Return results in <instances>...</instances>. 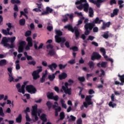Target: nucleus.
Instances as JSON below:
<instances>
[{
    "label": "nucleus",
    "mask_w": 124,
    "mask_h": 124,
    "mask_svg": "<svg viewBox=\"0 0 124 124\" xmlns=\"http://www.w3.org/2000/svg\"><path fill=\"white\" fill-rule=\"evenodd\" d=\"M101 22H103V20L99 19V17H97L91 23H87L84 25V34L85 35H89L91 33V31L93 30L94 27H95V24L100 25Z\"/></svg>",
    "instance_id": "nucleus-1"
},
{
    "label": "nucleus",
    "mask_w": 124,
    "mask_h": 124,
    "mask_svg": "<svg viewBox=\"0 0 124 124\" xmlns=\"http://www.w3.org/2000/svg\"><path fill=\"white\" fill-rule=\"evenodd\" d=\"M55 33L56 34L55 36V39L57 43H61V42L64 43V42L66 41V40L65 38L61 37V36L62 35V31L61 30L55 29Z\"/></svg>",
    "instance_id": "nucleus-2"
},
{
    "label": "nucleus",
    "mask_w": 124,
    "mask_h": 124,
    "mask_svg": "<svg viewBox=\"0 0 124 124\" xmlns=\"http://www.w3.org/2000/svg\"><path fill=\"white\" fill-rule=\"evenodd\" d=\"M37 68H39V69L33 71L32 74V76L33 77V80H37L38 78H40V76H39V73H40V72H42V66H37Z\"/></svg>",
    "instance_id": "nucleus-3"
},
{
    "label": "nucleus",
    "mask_w": 124,
    "mask_h": 124,
    "mask_svg": "<svg viewBox=\"0 0 124 124\" xmlns=\"http://www.w3.org/2000/svg\"><path fill=\"white\" fill-rule=\"evenodd\" d=\"M93 96V95H87L85 98V101L83 102V106L85 107V108H88V105H92L93 104V102H92V98Z\"/></svg>",
    "instance_id": "nucleus-4"
},
{
    "label": "nucleus",
    "mask_w": 124,
    "mask_h": 124,
    "mask_svg": "<svg viewBox=\"0 0 124 124\" xmlns=\"http://www.w3.org/2000/svg\"><path fill=\"white\" fill-rule=\"evenodd\" d=\"M26 90L27 92H28V93H31V94H32V93H36V88H35V87H34V86L32 85H27L26 87Z\"/></svg>",
    "instance_id": "nucleus-5"
},
{
    "label": "nucleus",
    "mask_w": 124,
    "mask_h": 124,
    "mask_svg": "<svg viewBox=\"0 0 124 124\" xmlns=\"http://www.w3.org/2000/svg\"><path fill=\"white\" fill-rule=\"evenodd\" d=\"M26 41H27L28 44L25 46V49L27 50V51H30V50H31V47H32L33 46L32 39L31 37H28L26 38Z\"/></svg>",
    "instance_id": "nucleus-6"
},
{
    "label": "nucleus",
    "mask_w": 124,
    "mask_h": 124,
    "mask_svg": "<svg viewBox=\"0 0 124 124\" xmlns=\"http://www.w3.org/2000/svg\"><path fill=\"white\" fill-rule=\"evenodd\" d=\"M101 59V55L99 54L98 52H93L91 55V60L92 61H99Z\"/></svg>",
    "instance_id": "nucleus-7"
},
{
    "label": "nucleus",
    "mask_w": 124,
    "mask_h": 124,
    "mask_svg": "<svg viewBox=\"0 0 124 124\" xmlns=\"http://www.w3.org/2000/svg\"><path fill=\"white\" fill-rule=\"evenodd\" d=\"M91 3H93L98 8H100L101 3L104 1V0H88Z\"/></svg>",
    "instance_id": "nucleus-8"
},
{
    "label": "nucleus",
    "mask_w": 124,
    "mask_h": 124,
    "mask_svg": "<svg viewBox=\"0 0 124 124\" xmlns=\"http://www.w3.org/2000/svg\"><path fill=\"white\" fill-rule=\"evenodd\" d=\"M9 42V38H7L6 37H3L1 41V44L3 45L4 47H8V42Z\"/></svg>",
    "instance_id": "nucleus-9"
},
{
    "label": "nucleus",
    "mask_w": 124,
    "mask_h": 124,
    "mask_svg": "<svg viewBox=\"0 0 124 124\" xmlns=\"http://www.w3.org/2000/svg\"><path fill=\"white\" fill-rule=\"evenodd\" d=\"M29 83V81H25L23 82V84L22 85L20 89L18 90V93H22V94H25V88H26V85Z\"/></svg>",
    "instance_id": "nucleus-10"
},
{
    "label": "nucleus",
    "mask_w": 124,
    "mask_h": 124,
    "mask_svg": "<svg viewBox=\"0 0 124 124\" xmlns=\"http://www.w3.org/2000/svg\"><path fill=\"white\" fill-rule=\"evenodd\" d=\"M64 29H65L66 30H68V31H71L72 32H74V31H75V29H77V27L76 26H75L73 28L72 25H71V24H67V25L64 26Z\"/></svg>",
    "instance_id": "nucleus-11"
},
{
    "label": "nucleus",
    "mask_w": 124,
    "mask_h": 124,
    "mask_svg": "<svg viewBox=\"0 0 124 124\" xmlns=\"http://www.w3.org/2000/svg\"><path fill=\"white\" fill-rule=\"evenodd\" d=\"M64 92L66 94L70 95L71 94V88H69V89H65V87L64 86H62V89H61V92L62 93V92Z\"/></svg>",
    "instance_id": "nucleus-12"
},
{
    "label": "nucleus",
    "mask_w": 124,
    "mask_h": 124,
    "mask_svg": "<svg viewBox=\"0 0 124 124\" xmlns=\"http://www.w3.org/2000/svg\"><path fill=\"white\" fill-rule=\"evenodd\" d=\"M48 67L51 70V71H54V69H56V68L58 67V65L56 63H52L51 64L48 65Z\"/></svg>",
    "instance_id": "nucleus-13"
},
{
    "label": "nucleus",
    "mask_w": 124,
    "mask_h": 124,
    "mask_svg": "<svg viewBox=\"0 0 124 124\" xmlns=\"http://www.w3.org/2000/svg\"><path fill=\"white\" fill-rule=\"evenodd\" d=\"M53 12V9H51L49 7L46 8V11L42 13V15H45L48 14V13H52Z\"/></svg>",
    "instance_id": "nucleus-14"
},
{
    "label": "nucleus",
    "mask_w": 124,
    "mask_h": 124,
    "mask_svg": "<svg viewBox=\"0 0 124 124\" xmlns=\"http://www.w3.org/2000/svg\"><path fill=\"white\" fill-rule=\"evenodd\" d=\"M110 25H111V22H110L107 23L103 22V26L101 27L102 30H105L106 28H109L110 27Z\"/></svg>",
    "instance_id": "nucleus-15"
},
{
    "label": "nucleus",
    "mask_w": 124,
    "mask_h": 124,
    "mask_svg": "<svg viewBox=\"0 0 124 124\" xmlns=\"http://www.w3.org/2000/svg\"><path fill=\"white\" fill-rule=\"evenodd\" d=\"M100 51L101 53H102L103 56L105 59H107L108 58V56L106 55V50H105V48L103 47H101L100 48Z\"/></svg>",
    "instance_id": "nucleus-16"
},
{
    "label": "nucleus",
    "mask_w": 124,
    "mask_h": 124,
    "mask_svg": "<svg viewBox=\"0 0 124 124\" xmlns=\"http://www.w3.org/2000/svg\"><path fill=\"white\" fill-rule=\"evenodd\" d=\"M67 77V74L65 73H62L61 75L59 76L60 80H63Z\"/></svg>",
    "instance_id": "nucleus-17"
},
{
    "label": "nucleus",
    "mask_w": 124,
    "mask_h": 124,
    "mask_svg": "<svg viewBox=\"0 0 124 124\" xmlns=\"http://www.w3.org/2000/svg\"><path fill=\"white\" fill-rule=\"evenodd\" d=\"M82 5H83V8H84V11H85V12H88V11H89V3H85L82 4Z\"/></svg>",
    "instance_id": "nucleus-18"
},
{
    "label": "nucleus",
    "mask_w": 124,
    "mask_h": 124,
    "mask_svg": "<svg viewBox=\"0 0 124 124\" xmlns=\"http://www.w3.org/2000/svg\"><path fill=\"white\" fill-rule=\"evenodd\" d=\"M118 12H119V9H114L113 13L110 14V16L111 18H113V17H115V16H117V15H118Z\"/></svg>",
    "instance_id": "nucleus-19"
},
{
    "label": "nucleus",
    "mask_w": 124,
    "mask_h": 124,
    "mask_svg": "<svg viewBox=\"0 0 124 124\" xmlns=\"http://www.w3.org/2000/svg\"><path fill=\"white\" fill-rule=\"evenodd\" d=\"M75 35L76 36V39H78L79 36H80V32H79V30L77 29V28L75 29Z\"/></svg>",
    "instance_id": "nucleus-20"
},
{
    "label": "nucleus",
    "mask_w": 124,
    "mask_h": 124,
    "mask_svg": "<svg viewBox=\"0 0 124 124\" xmlns=\"http://www.w3.org/2000/svg\"><path fill=\"white\" fill-rule=\"evenodd\" d=\"M43 45H44V44H43V43H41L40 44L39 46L38 47L37 44H35L34 45V47L35 49V50H39V49H42V48H43Z\"/></svg>",
    "instance_id": "nucleus-21"
},
{
    "label": "nucleus",
    "mask_w": 124,
    "mask_h": 124,
    "mask_svg": "<svg viewBox=\"0 0 124 124\" xmlns=\"http://www.w3.org/2000/svg\"><path fill=\"white\" fill-rule=\"evenodd\" d=\"M60 102L61 103L62 108H64V109H66V108H67V106L65 104V101L64 100L61 99Z\"/></svg>",
    "instance_id": "nucleus-22"
},
{
    "label": "nucleus",
    "mask_w": 124,
    "mask_h": 124,
    "mask_svg": "<svg viewBox=\"0 0 124 124\" xmlns=\"http://www.w3.org/2000/svg\"><path fill=\"white\" fill-rule=\"evenodd\" d=\"M15 63L16 64V70H19V69H21V66H20V61L16 60L15 62Z\"/></svg>",
    "instance_id": "nucleus-23"
},
{
    "label": "nucleus",
    "mask_w": 124,
    "mask_h": 124,
    "mask_svg": "<svg viewBox=\"0 0 124 124\" xmlns=\"http://www.w3.org/2000/svg\"><path fill=\"white\" fill-rule=\"evenodd\" d=\"M46 96L48 99H53V97H54V93L48 92L46 94Z\"/></svg>",
    "instance_id": "nucleus-24"
},
{
    "label": "nucleus",
    "mask_w": 124,
    "mask_h": 124,
    "mask_svg": "<svg viewBox=\"0 0 124 124\" xmlns=\"http://www.w3.org/2000/svg\"><path fill=\"white\" fill-rule=\"evenodd\" d=\"M37 113V105L32 107L31 114Z\"/></svg>",
    "instance_id": "nucleus-25"
},
{
    "label": "nucleus",
    "mask_w": 124,
    "mask_h": 124,
    "mask_svg": "<svg viewBox=\"0 0 124 124\" xmlns=\"http://www.w3.org/2000/svg\"><path fill=\"white\" fill-rule=\"evenodd\" d=\"M6 64H7L6 60L2 59L0 60V66H4Z\"/></svg>",
    "instance_id": "nucleus-26"
},
{
    "label": "nucleus",
    "mask_w": 124,
    "mask_h": 124,
    "mask_svg": "<svg viewBox=\"0 0 124 124\" xmlns=\"http://www.w3.org/2000/svg\"><path fill=\"white\" fill-rule=\"evenodd\" d=\"M55 78H56L55 74H52V75H49L48 76V78L49 80V81H51V82L54 81V80H55Z\"/></svg>",
    "instance_id": "nucleus-27"
},
{
    "label": "nucleus",
    "mask_w": 124,
    "mask_h": 124,
    "mask_svg": "<svg viewBox=\"0 0 124 124\" xmlns=\"http://www.w3.org/2000/svg\"><path fill=\"white\" fill-rule=\"evenodd\" d=\"M9 31H10L9 29H6V30H2V33H3L4 35H8V34H9Z\"/></svg>",
    "instance_id": "nucleus-28"
},
{
    "label": "nucleus",
    "mask_w": 124,
    "mask_h": 124,
    "mask_svg": "<svg viewBox=\"0 0 124 124\" xmlns=\"http://www.w3.org/2000/svg\"><path fill=\"white\" fill-rule=\"evenodd\" d=\"M89 17L93 18V9L92 7H90L89 9Z\"/></svg>",
    "instance_id": "nucleus-29"
},
{
    "label": "nucleus",
    "mask_w": 124,
    "mask_h": 124,
    "mask_svg": "<svg viewBox=\"0 0 124 124\" xmlns=\"http://www.w3.org/2000/svg\"><path fill=\"white\" fill-rule=\"evenodd\" d=\"M16 123L20 124V123L22 122V114H19L18 117L16 118Z\"/></svg>",
    "instance_id": "nucleus-30"
},
{
    "label": "nucleus",
    "mask_w": 124,
    "mask_h": 124,
    "mask_svg": "<svg viewBox=\"0 0 124 124\" xmlns=\"http://www.w3.org/2000/svg\"><path fill=\"white\" fill-rule=\"evenodd\" d=\"M47 55H49L50 57H53V56H56V51L55 50L51 49L49 51V52L47 53Z\"/></svg>",
    "instance_id": "nucleus-31"
},
{
    "label": "nucleus",
    "mask_w": 124,
    "mask_h": 124,
    "mask_svg": "<svg viewBox=\"0 0 124 124\" xmlns=\"http://www.w3.org/2000/svg\"><path fill=\"white\" fill-rule=\"evenodd\" d=\"M90 68L93 69L94 68V63L93 61H89L88 63Z\"/></svg>",
    "instance_id": "nucleus-32"
},
{
    "label": "nucleus",
    "mask_w": 124,
    "mask_h": 124,
    "mask_svg": "<svg viewBox=\"0 0 124 124\" xmlns=\"http://www.w3.org/2000/svg\"><path fill=\"white\" fill-rule=\"evenodd\" d=\"M19 23L20 26H25V24H26V19H25V18L20 19Z\"/></svg>",
    "instance_id": "nucleus-33"
},
{
    "label": "nucleus",
    "mask_w": 124,
    "mask_h": 124,
    "mask_svg": "<svg viewBox=\"0 0 124 124\" xmlns=\"http://www.w3.org/2000/svg\"><path fill=\"white\" fill-rule=\"evenodd\" d=\"M58 66L59 67V69L60 70H62V69H64V68H65V67H66V66H67V64H65L64 65H62V64H59L58 65Z\"/></svg>",
    "instance_id": "nucleus-34"
},
{
    "label": "nucleus",
    "mask_w": 124,
    "mask_h": 124,
    "mask_svg": "<svg viewBox=\"0 0 124 124\" xmlns=\"http://www.w3.org/2000/svg\"><path fill=\"white\" fill-rule=\"evenodd\" d=\"M78 79L80 82V84H82L83 82H85L86 80V79L84 77H79L78 78Z\"/></svg>",
    "instance_id": "nucleus-35"
},
{
    "label": "nucleus",
    "mask_w": 124,
    "mask_h": 124,
    "mask_svg": "<svg viewBox=\"0 0 124 124\" xmlns=\"http://www.w3.org/2000/svg\"><path fill=\"white\" fill-rule=\"evenodd\" d=\"M46 105L48 108V110H50V109L52 108V106H53V104L51 102H50L49 101H48L46 102Z\"/></svg>",
    "instance_id": "nucleus-36"
},
{
    "label": "nucleus",
    "mask_w": 124,
    "mask_h": 124,
    "mask_svg": "<svg viewBox=\"0 0 124 124\" xmlns=\"http://www.w3.org/2000/svg\"><path fill=\"white\" fill-rule=\"evenodd\" d=\"M11 2L13 4H15L16 3V4H20L21 3V1H20V0H11Z\"/></svg>",
    "instance_id": "nucleus-37"
},
{
    "label": "nucleus",
    "mask_w": 124,
    "mask_h": 124,
    "mask_svg": "<svg viewBox=\"0 0 124 124\" xmlns=\"http://www.w3.org/2000/svg\"><path fill=\"white\" fill-rule=\"evenodd\" d=\"M108 106L109 107H111V108H115L117 106V104L113 103V102H109Z\"/></svg>",
    "instance_id": "nucleus-38"
},
{
    "label": "nucleus",
    "mask_w": 124,
    "mask_h": 124,
    "mask_svg": "<svg viewBox=\"0 0 124 124\" xmlns=\"http://www.w3.org/2000/svg\"><path fill=\"white\" fill-rule=\"evenodd\" d=\"M6 26H7L8 28L7 29H9V31H10L12 28H14V26H12V24L10 22L6 23Z\"/></svg>",
    "instance_id": "nucleus-39"
},
{
    "label": "nucleus",
    "mask_w": 124,
    "mask_h": 124,
    "mask_svg": "<svg viewBox=\"0 0 124 124\" xmlns=\"http://www.w3.org/2000/svg\"><path fill=\"white\" fill-rule=\"evenodd\" d=\"M46 78V74H44L42 78L40 79L41 83H44L45 82V78Z\"/></svg>",
    "instance_id": "nucleus-40"
},
{
    "label": "nucleus",
    "mask_w": 124,
    "mask_h": 124,
    "mask_svg": "<svg viewBox=\"0 0 124 124\" xmlns=\"http://www.w3.org/2000/svg\"><path fill=\"white\" fill-rule=\"evenodd\" d=\"M83 2H87V0H80L76 2L75 4H81V3H83Z\"/></svg>",
    "instance_id": "nucleus-41"
},
{
    "label": "nucleus",
    "mask_w": 124,
    "mask_h": 124,
    "mask_svg": "<svg viewBox=\"0 0 124 124\" xmlns=\"http://www.w3.org/2000/svg\"><path fill=\"white\" fill-rule=\"evenodd\" d=\"M28 64H29V65H33V66H34V65L36 64V62L34 61H29L28 62Z\"/></svg>",
    "instance_id": "nucleus-42"
},
{
    "label": "nucleus",
    "mask_w": 124,
    "mask_h": 124,
    "mask_svg": "<svg viewBox=\"0 0 124 124\" xmlns=\"http://www.w3.org/2000/svg\"><path fill=\"white\" fill-rule=\"evenodd\" d=\"M84 19H85V17H81V18L78 21L77 26H80V25H82V24H83V20H84Z\"/></svg>",
    "instance_id": "nucleus-43"
},
{
    "label": "nucleus",
    "mask_w": 124,
    "mask_h": 124,
    "mask_svg": "<svg viewBox=\"0 0 124 124\" xmlns=\"http://www.w3.org/2000/svg\"><path fill=\"white\" fill-rule=\"evenodd\" d=\"M9 81H10V82L14 81V78H13V74H9Z\"/></svg>",
    "instance_id": "nucleus-44"
},
{
    "label": "nucleus",
    "mask_w": 124,
    "mask_h": 124,
    "mask_svg": "<svg viewBox=\"0 0 124 124\" xmlns=\"http://www.w3.org/2000/svg\"><path fill=\"white\" fill-rule=\"evenodd\" d=\"M68 63L71 65L74 64L75 63H76V62L75 61V59H72L71 60H69L68 62Z\"/></svg>",
    "instance_id": "nucleus-45"
},
{
    "label": "nucleus",
    "mask_w": 124,
    "mask_h": 124,
    "mask_svg": "<svg viewBox=\"0 0 124 124\" xmlns=\"http://www.w3.org/2000/svg\"><path fill=\"white\" fill-rule=\"evenodd\" d=\"M102 36L103 37H104V38H105V39H108L109 37V34H108V32H105Z\"/></svg>",
    "instance_id": "nucleus-46"
},
{
    "label": "nucleus",
    "mask_w": 124,
    "mask_h": 124,
    "mask_svg": "<svg viewBox=\"0 0 124 124\" xmlns=\"http://www.w3.org/2000/svg\"><path fill=\"white\" fill-rule=\"evenodd\" d=\"M19 45L20 47H24L25 45H26V42L21 41L19 42Z\"/></svg>",
    "instance_id": "nucleus-47"
},
{
    "label": "nucleus",
    "mask_w": 124,
    "mask_h": 124,
    "mask_svg": "<svg viewBox=\"0 0 124 124\" xmlns=\"http://www.w3.org/2000/svg\"><path fill=\"white\" fill-rule=\"evenodd\" d=\"M70 50H72L74 52H77L78 51V47L75 46L70 48Z\"/></svg>",
    "instance_id": "nucleus-48"
},
{
    "label": "nucleus",
    "mask_w": 124,
    "mask_h": 124,
    "mask_svg": "<svg viewBox=\"0 0 124 124\" xmlns=\"http://www.w3.org/2000/svg\"><path fill=\"white\" fill-rule=\"evenodd\" d=\"M60 120H63L64 119L65 115H64V112H62L60 113Z\"/></svg>",
    "instance_id": "nucleus-49"
},
{
    "label": "nucleus",
    "mask_w": 124,
    "mask_h": 124,
    "mask_svg": "<svg viewBox=\"0 0 124 124\" xmlns=\"http://www.w3.org/2000/svg\"><path fill=\"white\" fill-rule=\"evenodd\" d=\"M70 117L71 118L69 119V122H74V121L76 120V117L75 116H73V115H70Z\"/></svg>",
    "instance_id": "nucleus-50"
},
{
    "label": "nucleus",
    "mask_w": 124,
    "mask_h": 124,
    "mask_svg": "<svg viewBox=\"0 0 124 124\" xmlns=\"http://www.w3.org/2000/svg\"><path fill=\"white\" fill-rule=\"evenodd\" d=\"M15 39H16V37H11V38H9V41H10L11 43H14Z\"/></svg>",
    "instance_id": "nucleus-51"
},
{
    "label": "nucleus",
    "mask_w": 124,
    "mask_h": 124,
    "mask_svg": "<svg viewBox=\"0 0 124 124\" xmlns=\"http://www.w3.org/2000/svg\"><path fill=\"white\" fill-rule=\"evenodd\" d=\"M32 117H35V121L36 122L38 121V117L37 116V113L31 114Z\"/></svg>",
    "instance_id": "nucleus-52"
},
{
    "label": "nucleus",
    "mask_w": 124,
    "mask_h": 124,
    "mask_svg": "<svg viewBox=\"0 0 124 124\" xmlns=\"http://www.w3.org/2000/svg\"><path fill=\"white\" fill-rule=\"evenodd\" d=\"M0 116H1V117H4V113L3 112V109L1 107H0Z\"/></svg>",
    "instance_id": "nucleus-53"
},
{
    "label": "nucleus",
    "mask_w": 124,
    "mask_h": 124,
    "mask_svg": "<svg viewBox=\"0 0 124 124\" xmlns=\"http://www.w3.org/2000/svg\"><path fill=\"white\" fill-rule=\"evenodd\" d=\"M23 51H24V47L19 46L18 49V53H22Z\"/></svg>",
    "instance_id": "nucleus-54"
},
{
    "label": "nucleus",
    "mask_w": 124,
    "mask_h": 124,
    "mask_svg": "<svg viewBox=\"0 0 124 124\" xmlns=\"http://www.w3.org/2000/svg\"><path fill=\"white\" fill-rule=\"evenodd\" d=\"M95 38V37H94V36L90 35L89 36L87 40H91V41H93V40Z\"/></svg>",
    "instance_id": "nucleus-55"
},
{
    "label": "nucleus",
    "mask_w": 124,
    "mask_h": 124,
    "mask_svg": "<svg viewBox=\"0 0 124 124\" xmlns=\"http://www.w3.org/2000/svg\"><path fill=\"white\" fill-rule=\"evenodd\" d=\"M24 113H25L26 115H28V112H31V109H30V108L29 107H27L25 110L24 111Z\"/></svg>",
    "instance_id": "nucleus-56"
},
{
    "label": "nucleus",
    "mask_w": 124,
    "mask_h": 124,
    "mask_svg": "<svg viewBox=\"0 0 124 124\" xmlns=\"http://www.w3.org/2000/svg\"><path fill=\"white\" fill-rule=\"evenodd\" d=\"M31 34V31H28L25 33V36H30Z\"/></svg>",
    "instance_id": "nucleus-57"
},
{
    "label": "nucleus",
    "mask_w": 124,
    "mask_h": 124,
    "mask_svg": "<svg viewBox=\"0 0 124 124\" xmlns=\"http://www.w3.org/2000/svg\"><path fill=\"white\" fill-rule=\"evenodd\" d=\"M77 124H83L82 119L79 118L77 120Z\"/></svg>",
    "instance_id": "nucleus-58"
},
{
    "label": "nucleus",
    "mask_w": 124,
    "mask_h": 124,
    "mask_svg": "<svg viewBox=\"0 0 124 124\" xmlns=\"http://www.w3.org/2000/svg\"><path fill=\"white\" fill-rule=\"evenodd\" d=\"M106 64H107V63L106 62H102V63H101V67L105 68V67H106Z\"/></svg>",
    "instance_id": "nucleus-59"
},
{
    "label": "nucleus",
    "mask_w": 124,
    "mask_h": 124,
    "mask_svg": "<svg viewBox=\"0 0 124 124\" xmlns=\"http://www.w3.org/2000/svg\"><path fill=\"white\" fill-rule=\"evenodd\" d=\"M52 100H54L55 101H58V100H59V96H58L57 95L53 96Z\"/></svg>",
    "instance_id": "nucleus-60"
},
{
    "label": "nucleus",
    "mask_w": 124,
    "mask_h": 124,
    "mask_svg": "<svg viewBox=\"0 0 124 124\" xmlns=\"http://www.w3.org/2000/svg\"><path fill=\"white\" fill-rule=\"evenodd\" d=\"M117 1H116V0H110V5H113V4H116Z\"/></svg>",
    "instance_id": "nucleus-61"
},
{
    "label": "nucleus",
    "mask_w": 124,
    "mask_h": 124,
    "mask_svg": "<svg viewBox=\"0 0 124 124\" xmlns=\"http://www.w3.org/2000/svg\"><path fill=\"white\" fill-rule=\"evenodd\" d=\"M46 29L47 31H52L53 30V26H48Z\"/></svg>",
    "instance_id": "nucleus-62"
},
{
    "label": "nucleus",
    "mask_w": 124,
    "mask_h": 124,
    "mask_svg": "<svg viewBox=\"0 0 124 124\" xmlns=\"http://www.w3.org/2000/svg\"><path fill=\"white\" fill-rule=\"evenodd\" d=\"M88 93L89 94H93L94 93V91L93 89H90L88 91Z\"/></svg>",
    "instance_id": "nucleus-63"
},
{
    "label": "nucleus",
    "mask_w": 124,
    "mask_h": 124,
    "mask_svg": "<svg viewBox=\"0 0 124 124\" xmlns=\"http://www.w3.org/2000/svg\"><path fill=\"white\" fill-rule=\"evenodd\" d=\"M77 8L79 10H82V9L83 8V4L81 3L80 5L77 6Z\"/></svg>",
    "instance_id": "nucleus-64"
}]
</instances>
